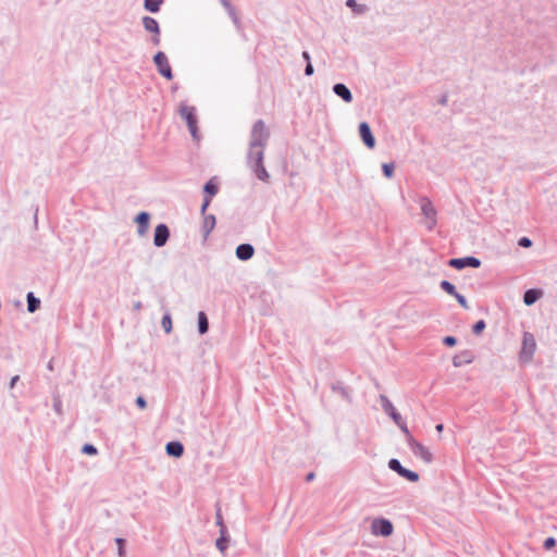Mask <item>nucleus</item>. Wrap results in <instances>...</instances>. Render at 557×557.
<instances>
[{
  "label": "nucleus",
  "mask_w": 557,
  "mask_h": 557,
  "mask_svg": "<svg viewBox=\"0 0 557 557\" xmlns=\"http://www.w3.org/2000/svg\"><path fill=\"white\" fill-rule=\"evenodd\" d=\"M420 206L424 215V224L432 230L436 225V210L428 198H421Z\"/></svg>",
  "instance_id": "nucleus-4"
},
{
  "label": "nucleus",
  "mask_w": 557,
  "mask_h": 557,
  "mask_svg": "<svg viewBox=\"0 0 557 557\" xmlns=\"http://www.w3.org/2000/svg\"><path fill=\"white\" fill-rule=\"evenodd\" d=\"M222 2H223V4H224L225 7H227V8L230 7V5H228V2H227L226 0H223Z\"/></svg>",
  "instance_id": "nucleus-45"
},
{
  "label": "nucleus",
  "mask_w": 557,
  "mask_h": 557,
  "mask_svg": "<svg viewBox=\"0 0 557 557\" xmlns=\"http://www.w3.org/2000/svg\"><path fill=\"white\" fill-rule=\"evenodd\" d=\"M18 380V376H14L11 382V387L14 386L15 382Z\"/></svg>",
  "instance_id": "nucleus-43"
},
{
  "label": "nucleus",
  "mask_w": 557,
  "mask_h": 557,
  "mask_svg": "<svg viewBox=\"0 0 557 557\" xmlns=\"http://www.w3.org/2000/svg\"><path fill=\"white\" fill-rule=\"evenodd\" d=\"M484 329H485V322L483 320H480L473 325V333L480 334L481 332H483Z\"/></svg>",
  "instance_id": "nucleus-30"
},
{
  "label": "nucleus",
  "mask_w": 557,
  "mask_h": 557,
  "mask_svg": "<svg viewBox=\"0 0 557 557\" xmlns=\"http://www.w3.org/2000/svg\"><path fill=\"white\" fill-rule=\"evenodd\" d=\"M542 290L540 289H529L524 293L523 301L527 306L533 305L541 296Z\"/></svg>",
  "instance_id": "nucleus-19"
},
{
  "label": "nucleus",
  "mask_w": 557,
  "mask_h": 557,
  "mask_svg": "<svg viewBox=\"0 0 557 557\" xmlns=\"http://www.w3.org/2000/svg\"><path fill=\"white\" fill-rule=\"evenodd\" d=\"M162 0H145V8L150 12H158Z\"/></svg>",
  "instance_id": "nucleus-24"
},
{
  "label": "nucleus",
  "mask_w": 557,
  "mask_h": 557,
  "mask_svg": "<svg viewBox=\"0 0 557 557\" xmlns=\"http://www.w3.org/2000/svg\"><path fill=\"white\" fill-rule=\"evenodd\" d=\"M255 161L256 165V174L259 180L265 181L268 178V173L262 164L263 160V151L257 150L256 153L251 157Z\"/></svg>",
  "instance_id": "nucleus-13"
},
{
  "label": "nucleus",
  "mask_w": 557,
  "mask_h": 557,
  "mask_svg": "<svg viewBox=\"0 0 557 557\" xmlns=\"http://www.w3.org/2000/svg\"><path fill=\"white\" fill-rule=\"evenodd\" d=\"M220 532H221V536H220V539L216 540V547L222 554H225V550L227 548V543H228L225 525H222V529H220Z\"/></svg>",
  "instance_id": "nucleus-21"
},
{
  "label": "nucleus",
  "mask_w": 557,
  "mask_h": 557,
  "mask_svg": "<svg viewBox=\"0 0 557 557\" xmlns=\"http://www.w3.org/2000/svg\"><path fill=\"white\" fill-rule=\"evenodd\" d=\"M388 467L392 470H394L395 472H397L398 474H400L404 469V467L400 465V462L397 459H391L388 461Z\"/></svg>",
  "instance_id": "nucleus-27"
},
{
  "label": "nucleus",
  "mask_w": 557,
  "mask_h": 557,
  "mask_svg": "<svg viewBox=\"0 0 557 557\" xmlns=\"http://www.w3.org/2000/svg\"><path fill=\"white\" fill-rule=\"evenodd\" d=\"M384 410L392 417V419L395 421V423L400 428V430L406 434L409 432L406 423L404 422L401 416L397 412L396 408L393 406V404L384 398L383 404Z\"/></svg>",
  "instance_id": "nucleus-8"
},
{
  "label": "nucleus",
  "mask_w": 557,
  "mask_h": 557,
  "mask_svg": "<svg viewBox=\"0 0 557 557\" xmlns=\"http://www.w3.org/2000/svg\"><path fill=\"white\" fill-rule=\"evenodd\" d=\"M405 435L407 437V443L410 446L413 454L421 458L426 463L432 462L433 454L431 453V450L420 442L416 441L413 436L410 434V432L406 433Z\"/></svg>",
  "instance_id": "nucleus-2"
},
{
  "label": "nucleus",
  "mask_w": 557,
  "mask_h": 557,
  "mask_svg": "<svg viewBox=\"0 0 557 557\" xmlns=\"http://www.w3.org/2000/svg\"><path fill=\"white\" fill-rule=\"evenodd\" d=\"M216 520H218V524H219V525H220V528L222 529V525H224V524H223V522H222V517H221V515H220V513H218V515H216Z\"/></svg>",
  "instance_id": "nucleus-40"
},
{
  "label": "nucleus",
  "mask_w": 557,
  "mask_h": 557,
  "mask_svg": "<svg viewBox=\"0 0 557 557\" xmlns=\"http://www.w3.org/2000/svg\"><path fill=\"white\" fill-rule=\"evenodd\" d=\"M400 476L407 479L410 482H417L419 480V474L406 468L403 469Z\"/></svg>",
  "instance_id": "nucleus-25"
},
{
  "label": "nucleus",
  "mask_w": 557,
  "mask_h": 557,
  "mask_svg": "<svg viewBox=\"0 0 557 557\" xmlns=\"http://www.w3.org/2000/svg\"><path fill=\"white\" fill-rule=\"evenodd\" d=\"M346 4L349 7V8H352L355 9L357 7V2L356 0H347Z\"/></svg>",
  "instance_id": "nucleus-39"
},
{
  "label": "nucleus",
  "mask_w": 557,
  "mask_h": 557,
  "mask_svg": "<svg viewBox=\"0 0 557 557\" xmlns=\"http://www.w3.org/2000/svg\"><path fill=\"white\" fill-rule=\"evenodd\" d=\"M116 544H117L119 556L124 557L125 556V549H124L125 541L123 539H116Z\"/></svg>",
  "instance_id": "nucleus-31"
},
{
  "label": "nucleus",
  "mask_w": 557,
  "mask_h": 557,
  "mask_svg": "<svg viewBox=\"0 0 557 557\" xmlns=\"http://www.w3.org/2000/svg\"><path fill=\"white\" fill-rule=\"evenodd\" d=\"M435 429L437 432L441 433L443 431L444 426H443V424H437Z\"/></svg>",
  "instance_id": "nucleus-42"
},
{
  "label": "nucleus",
  "mask_w": 557,
  "mask_h": 557,
  "mask_svg": "<svg viewBox=\"0 0 557 557\" xmlns=\"http://www.w3.org/2000/svg\"><path fill=\"white\" fill-rule=\"evenodd\" d=\"M519 245L522 246V247H531L532 245V242L531 239H529L528 237H522L520 240H519Z\"/></svg>",
  "instance_id": "nucleus-36"
},
{
  "label": "nucleus",
  "mask_w": 557,
  "mask_h": 557,
  "mask_svg": "<svg viewBox=\"0 0 557 557\" xmlns=\"http://www.w3.org/2000/svg\"><path fill=\"white\" fill-rule=\"evenodd\" d=\"M253 247L249 244H242L236 248V256L240 260H248L253 256Z\"/></svg>",
  "instance_id": "nucleus-16"
},
{
  "label": "nucleus",
  "mask_w": 557,
  "mask_h": 557,
  "mask_svg": "<svg viewBox=\"0 0 557 557\" xmlns=\"http://www.w3.org/2000/svg\"><path fill=\"white\" fill-rule=\"evenodd\" d=\"M203 214V221H202V228H203V232H205V236H208L209 233L214 228L215 226V218L214 215H206L205 213Z\"/></svg>",
  "instance_id": "nucleus-20"
},
{
  "label": "nucleus",
  "mask_w": 557,
  "mask_h": 557,
  "mask_svg": "<svg viewBox=\"0 0 557 557\" xmlns=\"http://www.w3.org/2000/svg\"><path fill=\"white\" fill-rule=\"evenodd\" d=\"M205 191L208 194V196L205 198V201L201 206V213H206V210L210 205L211 197L218 193V186H216V184L213 183V180H210L205 185Z\"/></svg>",
  "instance_id": "nucleus-14"
},
{
  "label": "nucleus",
  "mask_w": 557,
  "mask_h": 557,
  "mask_svg": "<svg viewBox=\"0 0 557 557\" xmlns=\"http://www.w3.org/2000/svg\"><path fill=\"white\" fill-rule=\"evenodd\" d=\"M456 343H457V339L455 337H453V336H446L444 338V344L447 345V346L453 347V346L456 345Z\"/></svg>",
  "instance_id": "nucleus-35"
},
{
  "label": "nucleus",
  "mask_w": 557,
  "mask_h": 557,
  "mask_svg": "<svg viewBox=\"0 0 557 557\" xmlns=\"http://www.w3.org/2000/svg\"><path fill=\"white\" fill-rule=\"evenodd\" d=\"M39 299H37L33 293H28L27 295V308H28V311L29 312H34L38 309L39 307Z\"/></svg>",
  "instance_id": "nucleus-23"
},
{
  "label": "nucleus",
  "mask_w": 557,
  "mask_h": 557,
  "mask_svg": "<svg viewBox=\"0 0 557 557\" xmlns=\"http://www.w3.org/2000/svg\"><path fill=\"white\" fill-rule=\"evenodd\" d=\"M170 236L169 228L165 224H159L157 225L154 230V237H153V244L157 247H162L165 245Z\"/></svg>",
  "instance_id": "nucleus-11"
},
{
  "label": "nucleus",
  "mask_w": 557,
  "mask_h": 557,
  "mask_svg": "<svg viewBox=\"0 0 557 557\" xmlns=\"http://www.w3.org/2000/svg\"><path fill=\"white\" fill-rule=\"evenodd\" d=\"M180 115L186 121L191 136L197 139V116L195 108L183 106L180 108Z\"/></svg>",
  "instance_id": "nucleus-5"
},
{
  "label": "nucleus",
  "mask_w": 557,
  "mask_h": 557,
  "mask_svg": "<svg viewBox=\"0 0 557 557\" xmlns=\"http://www.w3.org/2000/svg\"><path fill=\"white\" fill-rule=\"evenodd\" d=\"M359 134L364 143V145L369 148H373L375 146V139L371 133L370 126L368 123L362 122L359 125Z\"/></svg>",
  "instance_id": "nucleus-12"
},
{
  "label": "nucleus",
  "mask_w": 557,
  "mask_h": 557,
  "mask_svg": "<svg viewBox=\"0 0 557 557\" xmlns=\"http://www.w3.org/2000/svg\"><path fill=\"white\" fill-rule=\"evenodd\" d=\"M150 216L147 212H140L136 218V223L138 225V234L140 236L145 235L149 227Z\"/></svg>",
  "instance_id": "nucleus-15"
},
{
  "label": "nucleus",
  "mask_w": 557,
  "mask_h": 557,
  "mask_svg": "<svg viewBox=\"0 0 557 557\" xmlns=\"http://www.w3.org/2000/svg\"><path fill=\"white\" fill-rule=\"evenodd\" d=\"M305 73L306 75H311L313 73V66L310 62L307 64Z\"/></svg>",
  "instance_id": "nucleus-38"
},
{
  "label": "nucleus",
  "mask_w": 557,
  "mask_h": 557,
  "mask_svg": "<svg viewBox=\"0 0 557 557\" xmlns=\"http://www.w3.org/2000/svg\"><path fill=\"white\" fill-rule=\"evenodd\" d=\"M455 298L457 299V301L459 302V305H460L461 307H463L465 309H468V308H469L468 302H467L466 298H465L462 295H460V294H458V293H457V294L455 295Z\"/></svg>",
  "instance_id": "nucleus-34"
},
{
  "label": "nucleus",
  "mask_w": 557,
  "mask_h": 557,
  "mask_svg": "<svg viewBox=\"0 0 557 557\" xmlns=\"http://www.w3.org/2000/svg\"><path fill=\"white\" fill-rule=\"evenodd\" d=\"M165 449L170 456L174 457H181L184 453V447L180 442L168 443Z\"/></svg>",
  "instance_id": "nucleus-18"
},
{
  "label": "nucleus",
  "mask_w": 557,
  "mask_h": 557,
  "mask_svg": "<svg viewBox=\"0 0 557 557\" xmlns=\"http://www.w3.org/2000/svg\"><path fill=\"white\" fill-rule=\"evenodd\" d=\"M555 545H556V541H555V539H554V537H547V539L544 541V545H543V546H544V548H545L546 550H549V549L554 548V547H555Z\"/></svg>",
  "instance_id": "nucleus-33"
},
{
  "label": "nucleus",
  "mask_w": 557,
  "mask_h": 557,
  "mask_svg": "<svg viewBox=\"0 0 557 557\" xmlns=\"http://www.w3.org/2000/svg\"><path fill=\"white\" fill-rule=\"evenodd\" d=\"M302 58H304L306 61H308V63L310 62V55H309V53H308L307 51H304V52H302Z\"/></svg>",
  "instance_id": "nucleus-41"
},
{
  "label": "nucleus",
  "mask_w": 557,
  "mask_h": 557,
  "mask_svg": "<svg viewBox=\"0 0 557 557\" xmlns=\"http://www.w3.org/2000/svg\"><path fill=\"white\" fill-rule=\"evenodd\" d=\"M313 478H314V474H313V473H309V474L307 475V481H310V480H312Z\"/></svg>",
  "instance_id": "nucleus-44"
},
{
  "label": "nucleus",
  "mask_w": 557,
  "mask_h": 557,
  "mask_svg": "<svg viewBox=\"0 0 557 557\" xmlns=\"http://www.w3.org/2000/svg\"><path fill=\"white\" fill-rule=\"evenodd\" d=\"M136 404L140 409L146 408V400L141 396L137 397Z\"/></svg>",
  "instance_id": "nucleus-37"
},
{
  "label": "nucleus",
  "mask_w": 557,
  "mask_h": 557,
  "mask_svg": "<svg viewBox=\"0 0 557 557\" xmlns=\"http://www.w3.org/2000/svg\"><path fill=\"white\" fill-rule=\"evenodd\" d=\"M383 172L386 177L391 178L393 176L394 172V165L393 164H383Z\"/></svg>",
  "instance_id": "nucleus-32"
},
{
  "label": "nucleus",
  "mask_w": 557,
  "mask_h": 557,
  "mask_svg": "<svg viewBox=\"0 0 557 557\" xmlns=\"http://www.w3.org/2000/svg\"><path fill=\"white\" fill-rule=\"evenodd\" d=\"M441 287L443 290H445L446 293H448L449 295H451L454 297L457 294L455 286L451 283H449L448 281H442Z\"/></svg>",
  "instance_id": "nucleus-26"
},
{
  "label": "nucleus",
  "mask_w": 557,
  "mask_h": 557,
  "mask_svg": "<svg viewBox=\"0 0 557 557\" xmlns=\"http://www.w3.org/2000/svg\"><path fill=\"white\" fill-rule=\"evenodd\" d=\"M143 24L147 32L154 34V36L152 37L153 44L159 45L160 44V37H159L160 29H159L158 22L153 17L145 16L143 18Z\"/></svg>",
  "instance_id": "nucleus-10"
},
{
  "label": "nucleus",
  "mask_w": 557,
  "mask_h": 557,
  "mask_svg": "<svg viewBox=\"0 0 557 557\" xmlns=\"http://www.w3.org/2000/svg\"><path fill=\"white\" fill-rule=\"evenodd\" d=\"M153 61L158 67L159 73L162 76H164L169 81L173 78L171 65L169 63L166 55L163 52L159 51L154 55Z\"/></svg>",
  "instance_id": "nucleus-7"
},
{
  "label": "nucleus",
  "mask_w": 557,
  "mask_h": 557,
  "mask_svg": "<svg viewBox=\"0 0 557 557\" xmlns=\"http://www.w3.org/2000/svg\"><path fill=\"white\" fill-rule=\"evenodd\" d=\"M162 326L166 333H170L172 330V320L170 315H164L162 318Z\"/></svg>",
  "instance_id": "nucleus-28"
},
{
  "label": "nucleus",
  "mask_w": 557,
  "mask_h": 557,
  "mask_svg": "<svg viewBox=\"0 0 557 557\" xmlns=\"http://www.w3.org/2000/svg\"><path fill=\"white\" fill-rule=\"evenodd\" d=\"M82 451L84 454H87V455H96L97 454V449L95 446L90 445V444H85L82 448Z\"/></svg>",
  "instance_id": "nucleus-29"
},
{
  "label": "nucleus",
  "mask_w": 557,
  "mask_h": 557,
  "mask_svg": "<svg viewBox=\"0 0 557 557\" xmlns=\"http://www.w3.org/2000/svg\"><path fill=\"white\" fill-rule=\"evenodd\" d=\"M268 139V131L263 121H257L252 128L251 143H250V157L257 150H262Z\"/></svg>",
  "instance_id": "nucleus-1"
},
{
  "label": "nucleus",
  "mask_w": 557,
  "mask_h": 557,
  "mask_svg": "<svg viewBox=\"0 0 557 557\" xmlns=\"http://www.w3.org/2000/svg\"><path fill=\"white\" fill-rule=\"evenodd\" d=\"M536 349V342L532 334L524 333L522 341V348L520 351V360L522 362H529Z\"/></svg>",
  "instance_id": "nucleus-3"
},
{
  "label": "nucleus",
  "mask_w": 557,
  "mask_h": 557,
  "mask_svg": "<svg viewBox=\"0 0 557 557\" xmlns=\"http://www.w3.org/2000/svg\"><path fill=\"white\" fill-rule=\"evenodd\" d=\"M198 326L200 334H205L208 331V319L205 312L200 311L198 313Z\"/></svg>",
  "instance_id": "nucleus-22"
},
{
  "label": "nucleus",
  "mask_w": 557,
  "mask_h": 557,
  "mask_svg": "<svg viewBox=\"0 0 557 557\" xmlns=\"http://www.w3.org/2000/svg\"><path fill=\"white\" fill-rule=\"evenodd\" d=\"M480 264V260L474 257L457 258L449 260V265L455 269H463L465 267L479 268Z\"/></svg>",
  "instance_id": "nucleus-9"
},
{
  "label": "nucleus",
  "mask_w": 557,
  "mask_h": 557,
  "mask_svg": "<svg viewBox=\"0 0 557 557\" xmlns=\"http://www.w3.org/2000/svg\"><path fill=\"white\" fill-rule=\"evenodd\" d=\"M334 92L341 97L345 102H351L352 96L349 89L344 84H336L333 88Z\"/></svg>",
  "instance_id": "nucleus-17"
},
{
  "label": "nucleus",
  "mask_w": 557,
  "mask_h": 557,
  "mask_svg": "<svg viewBox=\"0 0 557 557\" xmlns=\"http://www.w3.org/2000/svg\"><path fill=\"white\" fill-rule=\"evenodd\" d=\"M394 531V527L389 520L374 519L371 523V532L374 535L389 536Z\"/></svg>",
  "instance_id": "nucleus-6"
}]
</instances>
